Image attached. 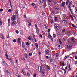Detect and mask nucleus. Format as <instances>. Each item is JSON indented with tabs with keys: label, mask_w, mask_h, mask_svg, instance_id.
Wrapping results in <instances>:
<instances>
[{
	"label": "nucleus",
	"mask_w": 77,
	"mask_h": 77,
	"mask_svg": "<svg viewBox=\"0 0 77 77\" xmlns=\"http://www.w3.org/2000/svg\"><path fill=\"white\" fill-rule=\"evenodd\" d=\"M41 66H38V70L39 72H41V74H42L43 75H45V70L44 69V66L42 65V63H41Z\"/></svg>",
	"instance_id": "1"
},
{
	"label": "nucleus",
	"mask_w": 77,
	"mask_h": 77,
	"mask_svg": "<svg viewBox=\"0 0 77 77\" xmlns=\"http://www.w3.org/2000/svg\"><path fill=\"white\" fill-rule=\"evenodd\" d=\"M72 1H70L69 2V4L68 7L69 10H70L71 13H72V11H71V6H72Z\"/></svg>",
	"instance_id": "2"
},
{
	"label": "nucleus",
	"mask_w": 77,
	"mask_h": 77,
	"mask_svg": "<svg viewBox=\"0 0 77 77\" xmlns=\"http://www.w3.org/2000/svg\"><path fill=\"white\" fill-rule=\"evenodd\" d=\"M55 28L56 30H59L60 29L59 24H56L55 25Z\"/></svg>",
	"instance_id": "3"
},
{
	"label": "nucleus",
	"mask_w": 77,
	"mask_h": 77,
	"mask_svg": "<svg viewBox=\"0 0 77 77\" xmlns=\"http://www.w3.org/2000/svg\"><path fill=\"white\" fill-rule=\"evenodd\" d=\"M15 16H16V17H17L19 15L18 14V10H16L15 12Z\"/></svg>",
	"instance_id": "4"
},
{
	"label": "nucleus",
	"mask_w": 77,
	"mask_h": 77,
	"mask_svg": "<svg viewBox=\"0 0 77 77\" xmlns=\"http://www.w3.org/2000/svg\"><path fill=\"white\" fill-rule=\"evenodd\" d=\"M15 17H17V16L14 15L12 17L11 20L13 21L15 20Z\"/></svg>",
	"instance_id": "5"
},
{
	"label": "nucleus",
	"mask_w": 77,
	"mask_h": 77,
	"mask_svg": "<svg viewBox=\"0 0 77 77\" xmlns=\"http://www.w3.org/2000/svg\"><path fill=\"white\" fill-rule=\"evenodd\" d=\"M63 21H64V23L67 26V25H68V22L67 20H64Z\"/></svg>",
	"instance_id": "6"
},
{
	"label": "nucleus",
	"mask_w": 77,
	"mask_h": 77,
	"mask_svg": "<svg viewBox=\"0 0 77 77\" xmlns=\"http://www.w3.org/2000/svg\"><path fill=\"white\" fill-rule=\"evenodd\" d=\"M0 37L2 39H5V37H4V35L3 34H1L0 35Z\"/></svg>",
	"instance_id": "7"
},
{
	"label": "nucleus",
	"mask_w": 77,
	"mask_h": 77,
	"mask_svg": "<svg viewBox=\"0 0 77 77\" xmlns=\"http://www.w3.org/2000/svg\"><path fill=\"white\" fill-rule=\"evenodd\" d=\"M17 42L19 44H21V38H18L17 41Z\"/></svg>",
	"instance_id": "8"
},
{
	"label": "nucleus",
	"mask_w": 77,
	"mask_h": 77,
	"mask_svg": "<svg viewBox=\"0 0 77 77\" xmlns=\"http://www.w3.org/2000/svg\"><path fill=\"white\" fill-rule=\"evenodd\" d=\"M48 35L49 39H51L52 38V36H51V35H50V34H48Z\"/></svg>",
	"instance_id": "9"
},
{
	"label": "nucleus",
	"mask_w": 77,
	"mask_h": 77,
	"mask_svg": "<svg viewBox=\"0 0 77 77\" xmlns=\"http://www.w3.org/2000/svg\"><path fill=\"white\" fill-rule=\"evenodd\" d=\"M22 73H23V75H25V76H26L27 75L26 74V73L25 72H24V71L23 70H22Z\"/></svg>",
	"instance_id": "10"
},
{
	"label": "nucleus",
	"mask_w": 77,
	"mask_h": 77,
	"mask_svg": "<svg viewBox=\"0 0 77 77\" xmlns=\"http://www.w3.org/2000/svg\"><path fill=\"white\" fill-rule=\"evenodd\" d=\"M72 47V46H71V45H67V48L68 49H70Z\"/></svg>",
	"instance_id": "11"
},
{
	"label": "nucleus",
	"mask_w": 77,
	"mask_h": 77,
	"mask_svg": "<svg viewBox=\"0 0 77 77\" xmlns=\"http://www.w3.org/2000/svg\"><path fill=\"white\" fill-rule=\"evenodd\" d=\"M2 65H5V61H2Z\"/></svg>",
	"instance_id": "12"
},
{
	"label": "nucleus",
	"mask_w": 77,
	"mask_h": 77,
	"mask_svg": "<svg viewBox=\"0 0 77 77\" xmlns=\"http://www.w3.org/2000/svg\"><path fill=\"white\" fill-rule=\"evenodd\" d=\"M35 47H37V48H38V47H39V45L36 43H35Z\"/></svg>",
	"instance_id": "13"
},
{
	"label": "nucleus",
	"mask_w": 77,
	"mask_h": 77,
	"mask_svg": "<svg viewBox=\"0 0 77 77\" xmlns=\"http://www.w3.org/2000/svg\"><path fill=\"white\" fill-rule=\"evenodd\" d=\"M33 39H34V41H35V42H37V41L36 40V38H35V36L33 35Z\"/></svg>",
	"instance_id": "14"
},
{
	"label": "nucleus",
	"mask_w": 77,
	"mask_h": 77,
	"mask_svg": "<svg viewBox=\"0 0 77 77\" xmlns=\"http://www.w3.org/2000/svg\"><path fill=\"white\" fill-rule=\"evenodd\" d=\"M5 56L7 57V59L9 60V58H8V53L6 52L5 53Z\"/></svg>",
	"instance_id": "15"
},
{
	"label": "nucleus",
	"mask_w": 77,
	"mask_h": 77,
	"mask_svg": "<svg viewBox=\"0 0 77 77\" xmlns=\"http://www.w3.org/2000/svg\"><path fill=\"white\" fill-rule=\"evenodd\" d=\"M22 47L23 48H24L25 47V46H24V42H22Z\"/></svg>",
	"instance_id": "16"
},
{
	"label": "nucleus",
	"mask_w": 77,
	"mask_h": 77,
	"mask_svg": "<svg viewBox=\"0 0 77 77\" xmlns=\"http://www.w3.org/2000/svg\"><path fill=\"white\" fill-rule=\"evenodd\" d=\"M71 40L73 42H75V41H74V37H72V38H71Z\"/></svg>",
	"instance_id": "17"
},
{
	"label": "nucleus",
	"mask_w": 77,
	"mask_h": 77,
	"mask_svg": "<svg viewBox=\"0 0 77 77\" xmlns=\"http://www.w3.org/2000/svg\"><path fill=\"white\" fill-rule=\"evenodd\" d=\"M13 24H17V22L15 21H14L12 23Z\"/></svg>",
	"instance_id": "18"
},
{
	"label": "nucleus",
	"mask_w": 77,
	"mask_h": 77,
	"mask_svg": "<svg viewBox=\"0 0 77 77\" xmlns=\"http://www.w3.org/2000/svg\"><path fill=\"white\" fill-rule=\"evenodd\" d=\"M53 38H56V34H54L53 35Z\"/></svg>",
	"instance_id": "19"
},
{
	"label": "nucleus",
	"mask_w": 77,
	"mask_h": 77,
	"mask_svg": "<svg viewBox=\"0 0 77 77\" xmlns=\"http://www.w3.org/2000/svg\"><path fill=\"white\" fill-rule=\"evenodd\" d=\"M39 1L41 3H44V0H39Z\"/></svg>",
	"instance_id": "20"
},
{
	"label": "nucleus",
	"mask_w": 77,
	"mask_h": 77,
	"mask_svg": "<svg viewBox=\"0 0 77 77\" xmlns=\"http://www.w3.org/2000/svg\"><path fill=\"white\" fill-rule=\"evenodd\" d=\"M36 32L38 35L39 34V31L38 29H36Z\"/></svg>",
	"instance_id": "21"
},
{
	"label": "nucleus",
	"mask_w": 77,
	"mask_h": 77,
	"mask_svg": "<svg viewBox=\"0 0 77 77\" xmlns=\"http://www.w3.org/2000/svg\"><path fill=\"white\" fill-rule=\"evenodd\" d=\"M25 58H26V59H27V54H25Z\"/></svg>",
	"instance_id": "22"
},
{
	"label": "nucleus",
	"mask_w": 77,
	"mask_h": 77,
	"mask_svg": "<svg viewBox=\"0 0 77 77\" xmlns=\"http://www.w3.org/2000/svg\"><path fill=\"white\" fill-rule=\"evenodd\" d=\"M10 60L11 61V62L12 63V64H14V61H13V60H12V59H10Z\"/></svg>",
	"instance_id": "23"
},
{
	"label": "nucleus",
	"mask_w": 77,
	"mask_h": 77,
	"mask_svg": "<svg viewBox=\"0 0 77 77\" xmlns=\"http://www.w3.org/2000/svg\"><path fill=\"white\" fill-rule=\"evenodd\" d=\"M71 66H70V65L69 64L68 68L69 69V70H71V68H70Z\"/></svg>",
	"instance_id": "24"
},
{
	"label": "nucleus",
	"mask_w": 77,
	"mask_h": 77,
	"mask_svg": "<svg viewBox=\"0 0 77 77\" xmlns=\"http://www.w3.org/2000/svg\"><path fill=\"white\" fill-rule=\"evenodd\" d=\"M49 52H50L49 50H47L46 51V54H48L49 53Z\"/></svg>",
	"instance_id": "25"
},
{
	"label": "nucleus",
	"mask_w": 77,
	"mask_h": 77,
	"mask_svg": "<svg viewBox=\"0 0 77 77\" xmlns=\"http://www.w3.org/2000/svg\"><path fill=\"white\" fill-rule=\"evenodd\" d=\"M62 32L63 33H65V29H63Z\"/></svg>",
	"instance_id": "26"
},
{
	"label": "nucleus",
	"mask_w": 77,
	"mask_h": 77,
	"mask_svg": "<svg viewBox=\"0 0 77 77\" xmlns=\"http://www.w3.org/2000/svg\"><path fill=\"white\" fill-rule=\"evenodd\" d=\"M59 41L60 44H62V42L61 41V40H60V39H59Z\"/></svg>",
	"instance_id": "27"
},
{
	"label": "nucleus",
	"mask_w": 77,
	"mask_h": 77,
	"mask_svg": "<svg viewBox=\"0 0 77 77\" xmlns=\"http://www.w3.org/2000/svg\"><path fill=\"white\" fill-rule=\"evenodd\" d=\"M68 56H66L65 57H64V59L65 60H66V59L68 58Z\"/></svg>",
	"instance_id": "28"
},
{
	"label": "nucleus",
	"mask_w": 77,
	"mask_h": 77,
	"mask_svg": "<svg viewBox=\"0 0 77 77\" xmlns=\"http://www.w3.org/2000/svg\"><path fill=\"white\" fill-rule=\"evenodd\" d=\"M70 17H71V18L72 19V20H74V17H72V16H70Z\"/></svg>",
	"instance_id": "29"
},
{
	"label": "nucleus",
	"mask_w": 77,
	"mask_h": 77,
	"mask_svg": "<svg viewBox=\"0 0 77 77\" xmlns=\"http://www.w3.org/2000/svg\"><path fill=\"white\" fill-rule=\"evenodd\" d=\"M28 26H29L30 27V26H31V23H29V22H28Z\"/></svg>",
	"instance_id": "30"
},
{
	"label": "nucleus",
	"mask_w": 77,
	"mask_h": 77,
	"mask_svg": "<svg viewBox=\"0 0 77 77\" xmlns=\"http://www.w3.org/2000/svg\"><path fill=\"white\" fill-rule=\"evenodd\" d=\"M32 54L31 53H30L29 54V56H32Z\"/></svg>",
	"instance_id": "31"
},
{
	"label": "nucleus",
	"mask_w": 77,
	"mask_h": 77,
	"mask_svg": "<svg viewBox=\"0 0 77 77\" xmlns=\"http://www.w3.org/2000/svg\"><path fill=\"white\" fill-rule=\"evenodd\" d=\"M62 4L63 5V6H64V5H65V3L64 2H63Z\"/></svg>",
	"instance_id": "32"
},
{
	"label": "nucleus",
	"mask_w": 77,
	"mask_h": 77,
	"mask_svg": "<svg viewBox=\"0 0 77 77\" xmlns=\"http://www.w3.org/2000/svg\"><path fill=\"white\" fill-rule=\"evenodd\" d=\"M35 27L37 29H38V26H37V25L36 24H35Z\"/></svg>",
	"instance_id": "33"
},
{
	"label": "nucleus",
	"mask_w": 77,
	"mask_h": 77,
	"mask_svg": "<svg viewBox=\"0 0 77 77\" xmlns=\"http://www.w3.org/2000/svg\"><path fill=\"white\" fill-rule=\"evenodd\" d=\"M53 3H54V5H56V2L54 1Z\"/></svg>",
	"instance_id": "34"
},
{
	"label": "nucleus",
	"mask_w": 77,
	"mask_h": 77,
	"mask_svg": "<svg viewBox=\"0 0 77 77\" xmlns=\"http://www.w3.org/2000/svg\"><path fill=\"white\" fill-rule=\"evenodd\" d=\"M31 36H29L28 38V39L29 40H31Z\"/></svg>",
	"instance_id": "35"
},
{
	"label": "nucleus",
	"mask_w": 77,
	"mask_h": 77,
	"mask_svg": "<svg viewBox=\"0 0 77 77\" xmlns=\"http://www.w3.org/2000/svg\"><path fill=\"white\" fill-rule=\"evenodd\" d=\"M11 11H12V10H11V9H9L8 10V12H11Z\"/></svg>",
	"instance_id": "36"
},
{
	"label": "nucleus",
	"mask_w": 77,
	"mask_h": 77,
	"mask_svg": "<svg viewBox=\"0 0 77 77\" xmlns=\"http://www.w3.org/2000/svg\"><path fill=\"white\" fill-rule=\"evenodd\" d=\"M57 20V17H55V20L56 21Z\"/></svg>",
	"instance_id": "37"
},
{
	"label": "nucleus",
	"mask_w": 77,
	"mask_h": 77,
	"mask_svg": "<svg viewBox=\"0 0 77 77\" xmlns=\"http://www.w3.org/2000/svg\"><path fill=\"white\" fill-rule=\"evenodd\" d=\"M16 33H17V34H18L19 32H18V31L17 30L16 31Z\"/></svg>",
	"instance_id": "38"
},
{
	"label": "nucleus",
	"mask_w": 77,
	"mask_h": 77,
	"mask_svg": "<svg viewBox=\"0 0 77 77\" xmlns=\"http://www.w3.org/2000/svg\"><path fill=\"white\" fill-rule=\"evenodd\" d=\"M34 77H36V75L35 73L34 74V75H33Z\"/></svg>",
	"instance_id": "39"
},
{
	"label": "nucleus",
	"mask_w": 77,
	"mask_h": 77,
	"mask_svg": "<svg viewBox=\"0 0 77 77\" xmlns=\"http://www.w3.org/2000/svg\"><path fill=\"white\" fill-rule=\"evenodd\" d=\"M42 33L44 35H46V33H45L44 31H42Z\"/></svg>",
	"instance_id": "40"
},
{
	"label": "nucleus",
	"mask_w": 77,
	"mask_h": 77,
	"mask_svg": "<svg viewBox=\"0 0 77 77\" xmlns=\"http://www.w3.org/2000/svg\"><path fill=\"white\" fill-rule=\"evenodd\" d=\"M63 66H65V63L63 62L62 63Z\"/></svg>",
	"instance_id": "41"
},
{
	"label": "nucleus",
	"mask_w": 77,
	"mask_h": 77,
	"mask_svg": "<svg viewBox=\"0 0 77 77\" xmlns=\"http://www.w3.org/2000/svg\"><path fill=\"white\" fill-rule=\"evenodd\" d=\"M13 42H14V43L15 42H16V39H14L13 40Z\"/></svg>",
	"instance_id": "42"
},
{
	"label": "nucleus",
	"mask_w": 77,
	"mask_h": 77,
	"mask_svg": "<svg viewBox=\"0 0 77 77\" xmlns=\"http://www.w3.org/2000/svg\"><path fill=\"white\" fill-rule=\"evenodd\" d=\"M47 68L48 69H50V67H49V66H47Z\"/></svg>",
	"instance_id": "43"
},
{
	"label": "nucleus",
	"mask_w": 77,
	"mask_h": 77,
	"mask_svg": "<svg viewBox=\"0 0 77 77\" xmlns=\"http://www.w3.org/2000/svg\"><path fill=\"white\" fill-rule=\"evenodd\" d=\"M9 38V34H8L7 35V38Z\"/></svg>",
	"instance_id": "44"
},
{
	"label": "nucleus",
	"mask_w": 77,
	"mask_h": 77,
	"mask_svg": "<svg viewBox=\"0 0 77 77\" xmlns=\"http://www.w3.org/2000/svg\"><path fill=\"white\" fill-rule=\"evenodd\" d=\"M10 6L11 8H12V5L11 4V3L10 2Z\"/></svg>",
	"instance_id": "45"
},
{
	"label": "nucleus",
	"mask_w": 77,
	"mask_h": 77,
	"mask_svg": "<svg viewBox=\"0 0 77 77\" xmlns=\"http://www.w3.org/2000/svg\"><path fill=\"white\" fill-rule=\"evenodd\" d=\"M53 20H51V24H53Z\"/></svg>",
	"instance_id": "46"
},
{
	"label": "nucleus",
	"mask_w": 77,
	"mask_h": 77,
	"mask_svg": "<svg viewBox=\"0 0 77 77\" xmlns=\"http://www.w3.org/2000/svg\"><path fill=\"white\" fill-rule=\"evenodd\" d=\"M72 26H73V27H75H75H76L75 26V25H74L73 24H72Z\"/></svg>",
	"instance_id": "47"
},
{
	"label": "nucleus",
	"mask_w": 77,
	"mask_h": 77,
	"mask_svg": "<svg viewBox=\"0 0 77 77\" xmlns=\"http://www.w3.org/2000/svg\"><path fill=\"white\" fill-rule=\"evenodd\" d=\"M74 36H76L77 35V33H76L75 32L74 33Z\"/></svg>",
	"instance_id": "48"
},
{
	"label": "nucleus",
	"mask_w": 77,
	"mask_h": 77,
	"mask_svg": "<svg viewBox=\"0 0 77 77\" xmlns=\"http://www.w3.org/2000/svg\"><path fill=\"white\" fill-rule=\"evenodd\" d=\"M8 23H10V19H8Z\"/></svg>",
	"instance_id": "49"
},
{
	"label": "nucleus",
	"mask_w": 77,
	"mask_h": 77,
	"mask_svg": "<svg viewBox=\"0 0 77 77\" xmlns=\"http://www.w3.org/2000/svg\"><path fill=\"white\" fill-rule=\"evenodd\" d=\"M0 11L1 12H2V11H3V9L1 8L0 9Z\"/></svg>",
	"instance_id": "50"
},
{
	"label": "nucleus",
	"mask_w": 77,
	"mask_h": 77,
	"mask_svg": "<svg viewBox=\"0 0 77 77\" xmlns=\"http://www.w3.org/2000/svg\"><path fill=\"white\" fill-rule=\"evenodd\" d=\"M2 21H1L0 20V26H2Z\"/></svg>",
	"instance_id": "51"
},
{
	"label": "nucleus",
	"mask_w": 77,
	"mask_h": 77,
	"mask_svg": "<svg viewBox=\"0 0 77 77\" xmlns=\"http://www.w3.org/2000/svg\"><path fill=\"white\" fill-rule=\"evenodd\" d=\"M31 5L32 6H35V3H32Z\"/></svg>",
	"instance_id": "52"
},
{
	"label": "nucleus",
	"mask_w": 77,
	"mask_h": 77,
	"mask_svg": "<svg viewBox=\"0 0 77 77\" xmlns=\"http://www.w3.org/2000/svg\"><path fill=\"white\" fill-rule=\"evenodd\" d=\"M50 30L49 29H48V33H50Z\"/></svg>",
	"instance_id": "53"
},
{
	"label": "nucleus",
	"mask_w": 77,
	"mask_h": 77,
	"mask_svg": "<svg viewBox=\"0 0 77 77\" xmlns=\"http://www.w3.org/2000/svg\"><path fill=\"white\" fill-rule=\"evenodd\" d=\"M46 59H48L49 58V57H48V56H46Z\"/></svg>",
	"instance_id": "54"
},
{
	"label": "nucleus",
	"mask_w": 77,
	"mask_h": 77,
	"mask_svg": "<svg viewBox=\"0 0 77 77\" xmlns=\"http://www.w3.org/2000/svg\"><path fill=\"white\" fill-rule=\"evenodd\" d=\"M75 59H77V56H75Z\"/></svg>",
	"instance_id": "55"
},
{
	"label": "nucleus",
	"mask_w": 77,
	"mask_h": 77,
	"mask_svg": "<svg viewBox=\"0 0 77 77\" xmlns=\"http://www.w3.org/2000/svg\"><path fill=\"white\" fill-rule=\"evenodd\" d=\"M39 36L41 38H42V36L41 35H40Z\"/></svg>",
	"instance_id": "56"
},
{
	"label": "nucleus",
	"mask_w": 77,
	"mask_h": 77,
	"mask_svg": "<svg viewBox=\"0 0 77 77\" xmlns=\"http://www.w3.org/2000/svg\"><path fill=\"white\" fill-rule=\"evenodd\" d=\"M27 75H30V73H29V72H28L27 73Z\"/></svg>",
	"instance_id": "57"
},
{
	"label": "nucleus",
	"mask_w": 77,
	"mask_h": 77,
	"mask_svg": "<svg viewBox=\"0 0 77 77\" xmlns=\"http://www.w3.org/2000/svg\"><path fill=\"white\" fill-rule=\"evenodd\" d=\"M45 27L46 28V29L47 28V27H48L47 26L45 25Z\"/></svg>",
	"instance_id": "58"
},
{
	"label": "nucleus",
	"mask_w": 77,
	"mask_h": 77,
	"mask_svg": "<svg viewBox=\"0 0 77 77\" xmlns=\"http://www.w3.org/2000/svg\"><path fill=\"white\" fill-rule=\"evenodd\" d=\"M15 61H16L17 63L18 64V61L17 60H16Z\"/></svg>",
	"instance_id": "59"
},
{
	"label": "nucleus",
	"mask_w": 77,
	"mask_h": 77,
	"mask_svg": "<svg viewBox=\"0 0 77 77\" xmlns=\"http://www.w3.org/2000/svg\"><path fill=\"white\" fill-rule=\"evenodd\" d=\"M52 37H51V40L52 41H53V38H52Z\"/></svg>",
	"instance_id": "60"
},
{
	"label": "nucleus",
	"mask_w": 77,
	"mask_h": 77,
	"mask_svg": "<svg viewBox=\"0 0 77 77\" xmlns=\"http://www.w3.org/2000/svg\"><path fill=\"white\" fill-rule=\"evenodd\" d=\"M26 45H29V43H26Z\"/></svg>",
	"instance_id": "61"
},
{
	"label": "nucleus",
	"mask_w": 77,
	"mask_h": 77,
	"mask_svg": "<svg viewBox=\"0 0 77 77\" xmlns=\"http://www.w3.org/2000/svg\"><path fill=\"white\" fill-rule=\"evenodd\" d=\"M65 69H68V68L67 67H65Z\"/></svg>",
	"instance_id": "62"
},
{
	"label": "nucleus",
	"mask_w": 77,
	"mask_h": 77,
	"mask_svg": "<svg viewBox=\"0 0 77 77\" xmlns=\"http://www.w3.org/2000/svg\"><path fill=\"white\" fill-rule=\"evenodd\" d=\"M74 17V18L75 19V20L76 19V17H75V16H73Z\"/></svg>",
	"instance_id": "63"
},
{
	"label": "nucleus",
	"mask_w": 77,
	"mask_h": 77,
	"mask_svg": "<svg viewBox=\"0 0 77 77\" xmlns=\"http://www.w3.org/2000/svg\"><path fill=\"white\" fill-rule=\"evenodd\" d=\"M75 64H77V61H76L75 62Z\"/></svg>",
	"instance_id": "64"
}]
</instances>
